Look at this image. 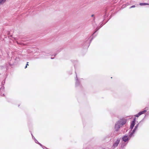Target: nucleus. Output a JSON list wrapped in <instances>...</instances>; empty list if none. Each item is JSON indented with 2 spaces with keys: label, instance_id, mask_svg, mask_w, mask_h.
<instances>
[{
  "label": "nucleus",
  "instance_id": "b1692460",
  "mask_svg": "<svg viewBox=\"0 0 149 149\" xmlns=\"http://www.w3.org/2000/svg\"><path fill=\"white\" fill-rule=\"evenodd\" d=\"M27 65H26L25 67V68H27Z\"/></svg>",
  "mask_w": 149,
  "mask_h": 149
},
{
  "label": "nucleus",
  "instance_id": "f03ea898",
  "mask_svg": "<svg viewBox=\"0 0 149 149\" xmlns=\"http://www.w3.org/2000/svg\"><path fill=\"white\" fill-rule=\"evenodd\" d=\"M139 123L138 124L135 126L134 129L132 130V131L130 133V137H132L134 136V134L135 131L137 130L138 127L139 126Z\"/></svg>",
  "mask_w": 149,
  "mask_h": 149
},
{
  "label": "nucleus",
  "instance_id": "aec40b11",
  "mask_svg": "<svg viewBox=\"0 0 149 149\" xmlns=\"http://www.w3.org/2000/svg\"><path fill=\"white\" fill-rule=\"evenodd\" d=\"M38 144L40 145L41 146H42V145L40 143H38Z\"/></svg>",
  "mask_w": 149,
  "mask_h": 149
},
{
  "label": "nucleus",
  "instance_id": "6e6552de",
  "mask_svg": "<svg viewBox=\"0 0 149 149\" xmlns=\"http://www.w3.org/2000/svg\"><path fill=\"white\" fill-rule=\"evenodd\" d=\"M89 39V38H87V40H86V42H85V43H86V46L88 47L90 45V42L89 41H88V40Z\"/></svg>",
  "mask_w": 149,
  "mask_h": 149
},
{
  "label": "nucleus",
  "instance_id": "9b49d317",
  "mask_svg": "<svg viewBox=\"0 0 149 149\" xmlns=\"http://www.w3.org/2000/svg\"><path fill=\"white\" fill-rule=\"evenodd\" d=\"M139 5L141 6H145L146 5H149V4L147 3H140Z\"/></svg>",
  "mask_w": 149,
  "mask_h": 149
},
{
  "label": "nucleus",
  "instance_id": "20e7f679",
  "mask_svg": "<svg viewBox=\"0 0 149 149\" xmlns=\"http://www.w3.org/2000/svg\"><path fill=\"white\" fill-rule=\"evenodd\" d=\"M118 121L119 122V123L123 126L126 123L127 120L125 118H123L120 119Z\"/></svg>",
  "mask_w": 149,
  "mask_h": 149
},
{
  "label": "nucleus",
  "instance_id": "5701e85b",
  "mask_svg": "<svg viewBox=\"0 0 149 149\" xmlns=\"http://www.w3.org/2000/svg\"><path fill=\"white\" fill-rule=\"evenodd\" d=\"M94 15H91V17H94Z\"/></svg>",
  "mask_w": 149,
  "mask_h": 149
},
{
  "label": "nucleus",
  "instance_id": "a878e982",
  "mask_svg": "<svg viewBox=\"0 0 149 149\" xmlns=\"http://www.w3.org/2000/svg\"><path fill=\"white\" fill-rule=\"evenodd\" d=\"M53 58H53V57H51V59H53Z\"/></svg>",
  "mask_w": 149,
  "mask_h": 149
},
{
  "label": "nucleus",
  "instance_id": "f257e3e1",
  "mask_svg": "<svg viewBox=\"0 0 149 149\" xmlns=\"http://www.w3.org/2000/svg\"><path fill=\"white\" fill-rule=\"evenodd\" d=\"M122 126L118 121H117L115 125L114 128L116 131H118L120 127Z\"/></svg>",
  "mask_w": 149,
  "mask_h": 149
},
{
  "label": "nucleus",
  "instance_id": "2eb2a0df",
  "mask_svg": "<svg viewBox=\"0 0 149 149\" xmlns=\"http://www.w3.org/2000/svg\"><path fill=\"white\" fill-rule=\"evenodd\" d=\"M100 28V27H97L96 28V30L95 31V32L93 34H94L95 33L97 30H98Z\"/></svg>",
  "mask_w": 149,
  "mask_h": 149
},
{
  "label": "nucleus",
  "instance_id": "ddd939ff",
  "mask_svg": "<svg viewBox=\"0 0 149 149\" xmlns=\"http://www.w3.org/2000/svg\"><path fill=\"white\" fill-rule=\"evenodd\" d=\"M20 58L19 56H18V57H16V58H15V60H16L17 61H19V60H20Z\"/></svg>",
  "mask_w": 149,
  "mask_h": 149
},
{
  "label": "nucleus",
  "instance_id": "1a4fd4ad",
  "mask_svg": "<svg viewBox=\"0 0 149 149\" xmlns=\"http://www.w3.org/2000/svg\"><path fill=\"white\" fill-rule=\"evenodd\" d=\"M146 112V110H144L142 111H141L139 112V114L141 115L143 114H144Z\"/></svg>",
  "mask_w": 149,
  "mask_h": 149
},
{
  "label": "nucleus",
  "instance_id": "4468645a",
  "mask_svg": "<svg viewBox=\"0 0 149 149\" xmlns=\"http://www.w3.org/2000/svg\"><path fill=\"white\" fill-rule=\"evenodd\" d=\"M141 115L140 114H139V113L135 115L134 116H135V117H138L139 116H140Z\"/></svg>",
  "mask_w": 149,
  "mask_h": 149
},
{
  "label": "nucleus",
  "instance_id": "4be33fe9",
  "mask_svg": "<svg viewBox=\"0 0 149 149\" xmlns=\"http://www.w3.org/2000/svg\"><path fill=\"white\" fill-rule=\"evenodd\" d=\"M124 146H125V145H121V147H124Z\"/></svg>",
  "mask_w": 149,
  "mask_h": 149
},
{
  "label": "nucleus",
  "instance_id": "7ed1b4c3",
  "mask_svg": "<svg viewBox=\"0 0 149 149\" xmlns=\"http://www.w3.org/2000/svg\"><path fill=\"white\" fill-rule=\"evenodd\" d=\"M120 141V139H117L116 141H115L113 143V145L112 146V147L113 148H115L116 147L118 146V144H119Z\"/></svg>",
  "mask_w": 149,
  "mask_h": 149
},
{
  "label": "nucleus",
  "instance_id": "cd10ccee",
  "mask_svg": "<svg viewBox=\"0 0 149 149\" xmlns=\"http://www.w3.org/2000/svg\"><path fill=\"white\" fill-rule=\"evenodd\" d=\"M4 95V94H3V96Z\"/></svg>",
  "mask_w": 149,
  "mask_h": 149
},
{
  "label": "nucleus",
  "instance_id": "423d86ee",
  "mask_svg": "<svg viewBox=\"0 0 149 149\" xmlns=\"http://www.w3.org/2000/svg\"><path fill=\"white\" fill-rule=\"evenodd\" d=\"M76 76V86H78L80 85V83L79 81L78 80V78L77 77V75Z\"/></svg>",
  "mask_w": 149,
  "mask_h": 149
},
{
  "label": "nucleus",
  "instance_id": "412c9836",
  "mask_svg": "<svg viewBox=\"0 0 149 149\" xmlns=\"http://www.w3.org/2000/svg\"><path fill=\"white\" fill-rule=\"evenodd\" d=\"M38 144L40 145L41 146H42V145L40 143H38Z\"/></svg>",
  "mask_w": 149,
  "mask_h": 149
},
{
  "label": "nucleus",
  "instance_id": "f3484780",
  "mask_svg": "<svg viewBox=\"0 0 149 149\" xmlns=\"http://www.w3.org/2000/svg\"><path fill=\"white\" fill-rule=\"evenodd\" d=\"M136 121V118H135L133 119V120L132 122H134V123H135Z\"/></svg>",
  "mask_w": 149,
  "mask_h": 149
},
{
  "label": "nucleus",
  "instance_id": "c85d7f7f",
  "mask_svg": "<svg viewBox=\"0 0 149 149\" xmlns=\"http://www.w3.org/2000/svg\"><path fill=\"white\" fill-rule=\"evenodd\" d=\"M56 55V54H55V55Z\"/></svg>",
  "mask_w": 149,
  "mask_h": 149
},
{
  "label": "nucleus",
  "instance_id": "9d476101",
  "mask_svg": "<svg viewBox=\"0 0 149 149\" xmlns=\"http://www.w3.org/2000/svg\"><path fill=\"white\" fill-rule=\"evenodd\" d=\"M146 112V110H144L142 111H141L139 112V114L141 115L143 114H144Z\"/></svg>",
  "mask_w": 149,
  "mask_h": 149
},
{
  "label": "nucleus",
  "instance_id": "6ab92c4d",
  "mask_svg": "<svg viewBox=\"0 0 149 149\" xmlns=\"http://www.w3.org/2000/svg\"><path fill=\"white\" fill-rule=\"evenodd\" d=\"M32 135V138L33 139H34V140H35V139H36L35 138V137L33 136V135H32V134H31Z\"/></svg>",
  "mask_w": 149,
  "mask_h": 149
},
{
  "label": "nucleus",
  "instance_id": "bb28decb",
  "mask_svg": "<svg viewBox=\"0 0 149 149\" xmlns=\"http://www.w3.org/2000/svg\"><path fill=\"white\" fill-rule=\"evenodd\" d=\"M92 40V39H91L90 40V41H91V40Z\"/></svg>",
  "mask_w": 149,
  "mask_h": 149
},
{
  "label": "nucleus",
  "instance_id": "393cba45",
  "mask_svg": "<svg viewBox=\"0 0 149 149\" xmlns=\"http://www.w3.org/2000/svg\"><path fill=\"white\" fill-rule=\"evenodd\" d=\"M28 62H27V64L26 65H27V66L28 65Z\"/></svg>",
  "mask_w": 149,
  "mask_h": 149
},
{
  "label": "nucleus",
  "instance_id": "dca6fc26",
  "mask_svg": "<svg viewBox=\"0 0 149 149\" xmlns=\"http://www.w3.org/2000/svg\"><path fill=\"white\" fill-rule=\"evenodd\" d=\"M135 7V6H134V5H133V6H131V7H130V8H134Z\"/></svg>",
  "mask_w": 149,
  "mask_h": 149
},
{
  "label": "nucleus",
  "instance_id": "39448f33",
  "mask_svg": "<svg viewBox=\"0 0 149 149\" xmlns=\"http://www.w3.org/2000/svg\"><path fill=\"white\" fill-rule=\"evenodd\" d=\"M131 138V137L130 136V134L128 136H127L125 135L123 137L122 140L123 141L126 142L128 141Z\"/></svg>",
  "mask_w": 149,
  "mask_h": 149
},
{
  "label": "nucleus",
  "instance_id": "a211bd4d",
  "mask_svg": "<svg viewBox=\"0 0 149 149\" xmlns=\"http://www.w3.org/2000/svg\"><path fill=\"white\" fill-rule=\"evenodd\" d=\"M35 141L36 143L38 144V143H39V142H38V141L37 140H36V139H35Z\"/></svg>",
  "mask_w": 149,
  "mask_h": 149
},
{
  "label": "nucleus",
  "instance_id": "f8f14e48",
  "mask_svg": "<svg viewBox=\"0 0 149 149\" xmlns=\"http://www.w3.org/2000/svg\"><path fill=\"white\" fill-rule=\"evenodd\" d=\"M6 0H0V3L1 4H3L6 1Z\"/></svg>",
  "mask_w": 149,
  "mask_h": 149
},
{
  "label": "nucleus",
  "instance_id": "0eeeda50",
  "mask_svg": "<svg viewBox=\"0 0 149 149\" xmlns=\"http://www.w3.org/2000/svg\"><path fill=\"white\" fill-rule=\"evenodd\" d=\"M135 125V123H134V122H132L131 123V125L130 126V127L131 130H132Z\"/></svg>",
  "mask_w": 149,
  "mask_h": 149
}]
</instances>
